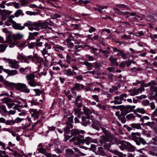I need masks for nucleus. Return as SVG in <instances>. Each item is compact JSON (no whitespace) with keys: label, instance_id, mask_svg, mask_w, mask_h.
I'll return each mask as SVG.
<instances>
[{"label":"nucleus","instance_id":"2f4dec72","mask_svg":"<svg viewBox=\"0 0 157 157\" xmlns=\"http://www.w3.org/2000/svg\"><path fill=\"white\" fill-rule=\"evenodd\" d=\"M12 12L10 11L6 10H2L0 9V15H10L11 14Z\"/></svg>","mask_w":157,"mask_h":157},{"label":"nucleus","instance_id":"9d476101","mask_svg":"<svg viewBox=\"0 0 157 157\" xmlns=\"http://www.w3.org/2000/svg\"><path fill=\"white\" fill-rule=\"evenodd\" d=\"M141 125H142V124H140L139 123H132L130 124L129 125L131 127H127V129L128 131H129L133 129H140L141 128Z\"/></svg>","mask_w":157,"mask_h":157},{"label":"nucleus","instance_id":"13d9d810","mask_svg":"<svg viewBox=\"0 0 157 157\" xmlns=\"http://www.w3.org/2000/svg\"><path fill=\"white\" fill-rule=\"evenodd\" d=\"M0 108L4 112H7L6 108V106L5 105H0Z\"/></svg>","mask_w":157,"mask_h":157},{"label":"nucleus","instance_id":"4be33fe9","mask_svg":"<svg viewBox=\"0 0 157 157\" xmlns=\"http://www.w3.org/2000/svg\"><path fill=\"white\" fill-rule=\"evenodd\" d=\"M39 34V33L38 32H35L33 33L29 32V36L28 38L29 40H32L35 39L34 37L37 36Z\"/></svg>","mask_w":157,"mask_h":157},{"label":"nucleus","instance_id":"f257e3e1","mask_svg":"<svg viewBox=\"0 0 157 157\" xmlns=\"http://www.w3.org/2000/svg\"><path fill=\"white\" fill-rule=\"evenodd\" d=\"M63 131L65 133L64 136L65 141L73 137L69 140V141L70 142L76 141V139L78 138L77 136L79 134L85 133V132L84 130H79L77 128L72 129V128H71V127H66L64 128Z\"/></svg>","mask_w":157,"mask_h":157},{"label":"nucleus","instance_id":"7c9ffc66","mask_svg":"<svg viewBox=\"0 0 157 157\" xmlns=\"http://www.w3.org/2000/svg\"><path fill=\"white\" fill-rule=\"evenodd\" d=\"M13 27L15 29L22 30L25 29L24 26H22L20 25L19 24L16 23L14 25H12Z\"/></svg>","mask_w":157,"mask_h":157},{"label":"nucleus","instance_id":"4c0bfd02","mask_svg":"<svg viewBox=\"0 0 157 157\" xmlns=\"http://www.w3.org/2000/svg\"><path fill=\"white\" fill-rule=\"evenodd\" d=\"M145 18L147 20L152 22H154L155 21L154 16L151 15L146 16Z\"/></svg>","mask_w":157,"mask_h":157},{"label":"nucleus","instance_id":"79ce46f5","mask_svg":"<svg viewBox=\"0 0 157 157\" xmlns=\"http://www.w3.org/2000/svg\"><path fill=\"white\" fill-rule=\"evenodd\" d=\"M135 116L132 113L128 114L126 116V118L129 120H134Z\"/></svg>","mask_w":157,"mask_h":157},{"label":"nucleus","instance_id":"7ed1b4c3","mask_svg":"<svg viewBox=\"0 0 157 157\" xmlns=\"http://www.w3.org/2000/svg\"><path fill=\"white\" fill-rule=\"evenodd\" d=\"M4 83L6 85L14 87L16 90H20L21 92L26 93H29L30 92V90L28 88L27 86L24 83H10L6 81H4Z\"/></svg>","mask_w":157,"mask_h":157},{"label":"nucleus","instance_id":"e433bc0d","mask_svg":"<svg viewBox=\"0 0 157 157\" xmlns=\"http://www.w3.org/2000/svg\"><path fill=\"white\" fill-rule=\"evenodd\" d=\"M113 51L114 52H118V53L116 54V56H121L124 52L123 50H120L116 48H113Z\"/></svg>","mask_w":157,"mask_h":157},{"label":"nucleus","instance_id":"f8f14e48","mask_svg":"<svg viewBox=\"0 0 157 157\" xmlns=\"http://www.w3.org/2000/svg\"><path fill=\"white\" fill-rule=\"evenodd\" d=\"M34 25L37 27H40L43 29H46L48 28L50 30H52V29L50 27L48 26H47L46 25L45 21H44L42 22L40 21L38 23L36 22V23H35V25Z\"/></svg>","mask_w":157,"mask_h":157},{"label":"nucleus","instance_id":"864d4df0","mask_svg":"<svg viewBox=\"0 0 157 157\" xmlns=\"http://www.w3.org/2000/svg\"><path fill=\"white\" fill-rule=\"evenodd\" d=\"M136 110L137 112L141 113L142 114H144L145 113V111L144 108H138Z\"/></svg>","mask_w":157,"mask_h":157},{"label":"nucleus","instance_id":"de8ad7c7","mask_svg":"<svg viewBox=\"0 0 157 157\" xmlns=\"http://www.w3.org/2000/svg\"><path fill=\"white\" fill-rule=\"evenodd\" d=\"M128 106H130V105H128L126 106H124L122 105V107L124 109L126 112H127V113H128L132 111L131 108L129 107Z\"/></svg>","mask_w":157,"mask_h":157},{"label":"nucleus","instance_id":"bb28decb","mask_svg":"<svg viewBox=\"0 0 157 157\" xmlns=\"http://www.w3.org/2000/svg\"><path fill=\"white\" fill-rule=\"evenodd\" d=\"M23 35L20 33L13 34V40L16 41L17 40H21L23 37Z\"/></svg>","mask_w":157,"mask_h":157},{"label":"nucleus","instance_id":"a19ab883","mask_svg":"<svg viewBox=\"0 0 157 157\" xmlns=\"http://www.w3.org/2000/svg\"><path fill=\"white\" fill-rule=\"evenodd\" d=\"M100 127H101V128L102 130V131L106 135V136H104L103 138V139L104 138H105V137H106V136H109V137L110 138H111V139L112 140H114L115 139H112V138L110 137V136H108L107 135V134H108V132L105 129V128H103L102 127H101V125H100ZM113 141H114V140H113ZM114 142V141H113V142ZM103 142L104 143V142L103 141Z\"/></svg>","mask_w":157,"mask_h":157},{"label":"nucleus","instance_id":"1a4fd4ad","mask_svg":"<svg viewBox=\"0 0 157 157\" xmlns=\"http://www.w3.org/2000/svg\"><path fill=\"white\" fill-rule=\"evenodd\" d=\"M144 90V88H143V87L142 86L140 87L138 89H137L136 90H129L128 91V92L129 93V94L130 95L132 96H134L138 94L139 93H141Z\"/></svg>","mask_w":157,"mask_h":157},{"label":"nucleus","instance_id":"774afa93","mask_svg":"<svg viewBox=\"0 0 157 157\" xmlns=\"http://www.w3.org/2000/svg\"><path fill=\"white\" fill-rule=\"evenodd\" d=\"M38 151L41 153L44 154L46 152V150L45 149L41 147L39 149Z\"/></svg>","mask_w":157,"mask_h":157},{"label":"nucleus","instance_id":"c03bdc74","mask_svg":"<svg viewBox=\"0 0 157 157\" xmlns=\"http://www.w3.org/2000/svg\"><path fill=\"white\" fill-rule=\"evenodd\" d=\"M28 22H25L24 24V26H30L33 25L34 26H36L34 25H35V23H36V22L32 23V22L28 21Z\"/></svg>","mask_w":157,"mask_h":157},{"label":"nucleus","instance_id":"f3484780","mask_svg":"<svg viewBox=\"0 0 157 157\" xmlns=\"http://www.w3.org/2000/svg\"><path fill=\"white\" fill-rule=\"evenodd\" d=\"M119 14L124 16L127 15L125 17L126 18H128L130 16H135L136 15V13L135 12H132L130 13L129 11H126L125 12H123L122 11H120L119 12Z\"/></svg>","mask_w":157,"mask_h":157},{"label":"nucleus","instance_id":"c756f323","mask_svg":"<svg viewBox=\"0 0 157 157\" xmlns=\"http://www.w3.org/2000/svg\"><path fill=\"white\" fill-rule=\"evenodd\" d=\"M150 90L152 92H155L154 95L153 96V97L155 98H157V87L155 86H151L150 88Z\"/></svg>","mask_w":157,"mask_h":157},{"label":"nucleus","instance_id":"a878e982","mask_svg":"<svg viewBox=\"0 0 157 157\" xmlns=\"http://www.w3.org/2000/svg\"><path fill=\"white\" fill-rule=\"evenodd\" d=\"M126 149H128L129 151L131 152L134 151L135 150V147L132 144L128 142H126Z\"/></svg>","mask_w":157,"mask_h":157},{"label":"nucleus","instance_id":"39448f33","mask_svg":"<svg viewBox=\"0 0 157 157\" xmlns=\"http://www.w3.org/2000/svg\"><path fill=\"white\" fill-rule=\"evenodd\" d=\"M35 75L33 74H29L26 76V78L28 81V84L31 86L35 87L36 86H40L39 82H36L34 80Z\"/></svg>","mask_w":157,"mask_h":157},{"label":"nucleus","instance_id":"3c124183","mask_svg":"<svg viewBox=\"0 0 157 157\" xmlns=\"http://www.w3.org/2000/svg\"><path fill=\"white\" fill-rule=\"evenodd\" d=\"M120 110L121 111V114H120V115L121 116L124 117L128 113L127 112H126L124 108L123 109H122L121 108Z\"/></svg>","mask_w":157,"mask_h":157},{"label":"nucleus","instance_id":"473e14b6","mask_svg":"<svg viewBox=\"0 0 157 157\" xmlns=\"http://www.w3.org/2000/svg\"><path fill=\"white\" fill-rule=\"evenodd\" d=\"M144 124L150 126L151 128L155 129L156 128V124L154 122H148Z\"/></svg>","mask_w":157,"mask_h":157},{"label":"nucleus","instance_id":"a18cd8bd","mask_svg":"<svg viewBox=\"0 0 157 157\" xmlns=\"http://www.w3.org/2000/svg\"><path fill=\"white\" fill-rule=\"evenodd\" d=\"M63 73L64 74L68 76L72 75L73 74L71 71L70 69L65 70L63 71Z\"/></svg>","mask_w":157,"mask_h":157},{"label":"nucleus","instance_id":"4d7b16f0","mask_svg":"<svg viewBox=\"0 0 157 157\" xmlns=\"http://www.w3.org/2000/svg\"><path fill=\"white\" fill-rule=\"evenodd\" d=\"M10 94H9L8 93H2V94H1L0 95V97L2 96H3L4 95H5L6 96H9V97H13L12 96V93L10 92Z\"/></svg>","mask_w":157,"mask_h":157},{"label":"nucleus","instance_id":"680f3d73","mask_svg":"<svg viewBox=\"0 0 157 157\" xmlns=\"http://www.w3.org/2000/svg\"><path fill=\"white\" fill-rule=\"evenodd\" d=\"M31 104V106L33 105H37L39 104V103L38 102H36V100H35L34 99H32V100L31 101H29Z\"/></svg>","mask_w":157,"mask_h":157},{"label":"nucleus","instance_id":"c85d7f7f","mask_svg":"<svg viewBox=\"0 0 157 157\" xmlns=\"http://www.w3.org/2000/svg\"><path fill=\"white\" fill-rule=\"evenodd\" d=\"M103 149L104 148L103 147H98L97 151L99 155L102 156H105L106 155V153L104 151Z\"/></svg>","mask_w":157,"mask_h":157},{"label":"nucleus","instance_id":"6ab92c4d","mask_svg":"<svg viewBox=\"0 0 157 157\" xmlns=\"http://www.w3.org/2000/svg\"><path fill=\"white\" fill-rule=\"evenodd\" d=\"M120 111H117L115 113V115L117 117L118 119L121 121V123H124L126 121L125 118L124 117L120 116Z\"/></svg>","mask_w":157,"mask_h":157},{"label":"nucleus","instance_id":"0e129e2a","mask_svg":"<svg viewBox=\"0 0 157 157\" xmlns=\"http://www.w3.org/2000/svg\"><path fill=\"white\" fill-rule=\"evenodd\" d=\"M91 120L92 121L93 124H95L97 125H98V126L101 125H100V123L99 122V121H97L93 119L92 118Z\"/></svg>","mask_w":157,"mask_h":157},{"label":"nucleus","instance_id":"ddd939ff","mask_svg":"<svg viewBox=\"0 0 157 157\" xmlns=\"http://www.w3.org/2000/svg\"><path fill=\"white\" fill-rule=\"evenodd\" d=\"M83 111L84 114L88 119H91L93 116L91 115L92 114V112L88 108L84 106L83 107Z\"/></svg>","mask_w":157,"mask_h":157},{"label":"nucleus","instance_id":"f03ea898","mask_svg":"<svg viewBox=\"0 0 157 157\" xmlns=\"http://www.w3.org/2000/svg\"><path fill=\"white\" fill-rule=\"evenodd\" d=\"M113 140L111 139L109 136H106L103 139V141L104 143V147L105 149L109 151L112 153L117 155L119 157H123V153L122 152H120L116 149H110V147L112 144H119L120 143V141L117 139L115 138L113 142Z\"/></svg>","mask_w":157,"mask_h":157},{"label":"nucleus","instance_id":"603ef678","mask_svg":"<svg viewBox=\"0 0 157 157\" xmlns=\"http://www.w3.org/2000/svg\"><path fill=\"white\" fill-rule=\"evenodd\" d=\"M141 102L142 104L144 106H147L149 105V101L147 100H143L142 101H140Z\"/></svg>","mask_w":157,"mask_h":157},{"label":"nucleus","instance_id":"9b49d317","mask_svg":"<svg viewBox=\"0 0 157 157\" xmlns=\"http://www.w3.org/2000/svg\"><path fill=\"white\" fill-rule=\"evenodd\" d=\"M65 154L67 157H78L79 155L77 154H75L73 150L67 149L65 150Z\"/></svg>","mask_w":157,"mask_h":157},{"label":"nucleus","instance_id":"69168bd1","mask_svg":"<svg viewBox=\"0 0 157 157\" xmlns=\"http://www.w3.org/2000/svg\"><path fill=\"white\" fill-rule=\"evenodd\" d=\"M98 126V125H97L93 123L91 124V126L93 128L97 130V131H99L100 128Z\"/></svg>","mask_w":157,"mask_h":157},{"label":"nucleus","instance_id":"bf43d9fd","mask_svg":"<svg viewBox=\"0 0 157 157\" xmlns=\"http://www.w3.org/2000/svg\"><path fill=\"white\" fill-rule=\"evenodd\" d=\"M82 101V100L81 99V96L80 95H78L76 98L75 100V101L73 103H75L76 102H78L79 101Z\"/></svg>","mask_w":157,"mask_h":157},{"label":"nucleus","instance_id":"dca6fc26","mask_svg":"<svg viewBox=\"0 0 157 157\" xmlns=\"http://www.w3.org/2000/svg\"><path fill=\"white\" fill-rule=\"evenodd\" d=\"M28 46L29 49L33 48L35 47H41L42 46V43H36L35 42H32L31 43H28Z\"/></svg>","mask_w":157,"mask_h":157},{"label":"nucleus","instance_id":"09e8293b","mask_svg":"<svg viewBox=\"0 0 157 157\" xmlns=\"http://www.w3.org/2000/svg\"><path fill=\"white\" fill-rule=\"evenodd\" d=\"M25 13L29 15H36L38 14L39 13L38 12H32L30 11H26L25 12Z\"/></svg>","mask_w":157,"mask_h":157},{"label":"nucleus","instance_id":"393cba45","mask_svg":"<svg viewBox=\"0 0 157 157\" xmlns=\"http://www.w3.org/2000/svg\"><path fill=\"white\" fill-rule=\"evenodd\" d=\"M5 72L10 75H15L17 74V72L16 70H12L10 71L9 69H2Z\"/></svg>","mask_w":157,"mask_h":157},{"label":"nucleus","instance_id":"cd10ccee","mask_svg":"<svg viewBox=\"0 0 157 157\" xmlns=\"http://www.w3.org/2000/svg\"><path fill=\"white\" fill-rule=\"evenodd\" d=\"M137 142L140 143V144H137V143H136V144L138 146L140 145L141 144V143L143 145H145L147 143L146 141L144 139L140 137H138V138H137Z\"/></svg>","mask_w":157,"mask_h":157},{"label":"nucleus","instance_id":"0eeeda50","mask_svg":"<svg viewBox=\"0 0 157 157\" xmlns=\"http://www.w3.org/2000/svg\"><path fill=\"white\" fill-rule=\"evenodd\" d=\"M84 64L86 66L90 67V69H92L91 67H94V66H95L96 69H100V67H102L103 65H104V62L103 61L96 62L93 64L87 61H85Z\"/></svg>","mask_w":157,"mask_h":157},{"label":"nucleus","instance_id":"c9c22d12","mask_svg":"<svg viewBox=\"0 0 157 157\" xmlns=\"http://www.w3.org/2000/svg\"><path fill=\"white\" fill-rule=\"evenodd\" d=\"M119 141H120V143L119 144H120V145L119 146V147L120 149L123 151L125 149H126V145L125 144L126 141H124V142L121 143L120 141L119 140Z\"/></svg>","mask_w":157,"mask_h":157},{"label":"nucleus","instance_id":"4468645a","mask_svg":"<svg viewBox=\"0 0 157 157\" xmlns=\"http://www.w3.org/2000/svg\"><path fill=\"white\" fill-rule=\"evenodd\" d=\"M91 119H88V117L84 116H82V122L81 124L84 126H86L89 124L90 121L89 120Z\"/></svg>","mask_w":157,"mask_h":157},{"label":"nucleus","instance_id":"e2e57ef3","mask_svg":"<svg viewBox=\"0 0 157 157\" xmlns=\"http://www.w3.org/2000/svg\"><path fill=\"white\" fill-rule=\"evenodd\" d=\"M74 150L76 152H77L78 153H79V154H80L81 155V156H85V154H84L81 152L80 151V150L78 149V148H74Z\"/></svg>","mask_w":157,"mask_h":157},{"label":"nucleus","instance_id":"338daca9","mask_svg":"<svg viewBox=\"0 0 157 157\" xmlns=\"http://www.w3.org/2000/svg\"><path fill=\"white\" fill-rule=\"evenodd\" d=\"M18 107L23 108V105L22 104L21 105H16V106H14L13 108V109H16L17 110H19Z\"/></svg>","mask_w":157,"mask_h":157},{"label":"nucleus","instance_id":"58836bf2","mask_svg":"<svg viewBox=\"0 0 157 157\" xmlns=\"http://www.w3.org/2000/svg\"><path fill=\"white\" fill-rule=\"evenodd\" d=\"M85 74L86 73H90L93 75L97 74L98 75H101V73L100 71H90L86 72L85 73Z\"/></svg>","mask_w":157,"mask_h":157},{"label":"nucleus","instance_id":"20e7f679","mask_svg":"<svg viewBox=\"0 0 157 157\" xmlns=\"http://www.w3.org/2000/svg\"><path fill=\"white\" fill-rule=\"evenodd\" d=\"M80 134H79L78 135V138L76 139L77 142H75L76 144L77 145H79L81 144H84L85 143L87 145H89V144L91 143L92 140L91 138L89 137H86L85 139H83L84 136L81 135Z\"/></svg>","mask_w":157,"mask_h":157},{"label":"nucleus","instance_id":"5701e85b","mask_svg":"<svg viewBox=\"0 0 157 157\" xmlns=\"http://www.w3.org/2000/svg\"><path fill=\"white\" fill-rule=\"evenodd\" d=\"M109 60L111 61V63L114 65L118 66L119 64L117 63V59L116 58H114L113 56H110L109 59Z\"/></svg>","mask_w":157,"mask_h":157},{"label":"nucleus","instance_id":"aec40b11","mask_svg":"<svg viewBox=\"0 0 157 157\" xmlns=\"http://www.w3.org/2000/svg\"><path fill=\"white\" fill-rule=\"evenodd\" d=\"M131 64V62L129 61H122L119 65V67L121 68H123L126 65L127 67H128Z\"/></svg>","mask_w":157,"mask_h":157},{"label":"nucleus","instance_id":"6e6d98bb","mask_svg":"<svg viewBox=\"0 0 157 157\" xmlns=\"http://www.w3.org/2000/svg\"><path fill=\"white\" fill-rule=\"evenodd\" d=\"M86 59L89 61H93L94 60V58L89 55H86Z\"/></svg>","mask_w":157,"mask_h":157},{"label":"nucleus","instance_id":"49530a36","mask_svg":"<svg viewBox=\"0 0 157 157\" xmlns=\"http://www.w3.org/2000/svg\"><path fill=\"white\" fill-rule=\"evenodd\" d=\"M116 6L117 7L124 8L128 10L129 9V6L124 4H117Z\"/></svg>","mask_w":157,"mask_h":157},{"label":"nucleus","instance_id":"a211bd4d","mask_svg":"<svg viewBox=\"0 0 157 157\" xmlns=\"http://www.w3.org/2000/svg\"><path fill=\"white\" fill-rule=\"evenodd\" d=\"M131 137L132 139L135 141L136 143H137V144H140V143L137 142V139L138 137H137L138 136H140L141 134L140 132H132L131 133Z\"/></svg>","mask_w":157,"mask_h":157},{"label":"nucleus","instance_id":"412c9836","mask_svg":"<svg viewBox=\"0 0 157 157\" xmlns=\"http://www.w3.org/2000/svg\"><path fill=\"white\" fill-rule=\"evenodd\" d=\"M1 101H2V103H5L7 105V104H8L11 102H13V100L8 97L4 98H3L1 100Z\"/></svg>","mask_w":157,"mask_h":157},{"label":"nucleus","instance_id":"37998d69","mask_svg":"<svg viewBox=\"0 0 157 157\" xmlns=\"http://www.w3.org/2000/svg\"><path fill=\"white\" fill-rule=\"evenodd\" d=\"M149 144H152L154 145H157V137L155 136L152 138L151 140L149 143Z\"/></svg>","mask_w":157,"mask_h":157},{"label":"nucleus","instance_id":"72a5a7b5","mask_svg":"<svg viewBox=\"0 0 157 157\" xmlns=\"http://www.w3.org/2000/svg\"><path fill=\"white\" fill-rule=\"evenodd\" d=\"M20 15H24V14L23 12V11L21 10H17L14 13L15 16L18 17Z\"/></svg>","mask_w":157,"mask_h":157},{"label":"nucleus","instance_id":"5fc2aeb1","mask_svg":"<svg viewBox=\"0 0 157 157\" xmlns=\"http://www.w3.org/2000/svg\"><path fill=\"white\" fill-rule=\"evenodd\" d=\"M120 98V101L124 100V101H126L125 99H124V98H126L127 95V94H123L119 95Z\"/></svg>","mask_w":157,"mask_h":157},{"label":"nucleus","instance_id":"f704fd0d","mask_svg":"<svg viewBox=\"0 0 157 157\" xmlns=\"http://www.w3.org/2000/svg\"><path fill=\"white\" fill-rule=\"evenodd\" d=\"M75 90H81V89L84 88V86L82 84H80L79 83H76L74 87Z\"/></svg>","mask_w":157,"mask_h":157},{"label":"nucleus","instance_id":"2eb2a0df","mask_svg":"<svg viewBox=\"0 0 157 157\" xmlns=\"http://www.w3.org/2000/svg\"><path fill=\"white\" fill-rule=\"evenodd\" d=\"M73 119V116H71L67 118L68 121L66 122V127H71V128H73V126L72 124V123H74Z\"/></svg>","mask_w":157,"mask_h":157},{"label":"nucleus","instance_id":"6e6552de","mask_svg":"<svg viewBox=\"0 0 157 157\" xmlns=\"http://www.w3.org/2000/svg\"><path fill=\"white\" fill-rule=\"evenodd\" d=\"M32 57L31 56L29 55L28 56L27 58L26 56L24 55L23 53L21 54L18 53L17 59L21 61V62H23V61H24V62L29 63V61L28 60H31Z\"/></svg>","mask_w":157,"mask_h":157},{"label":"nucleus","instance_id":"b1692460","mask_svg":"<svg viewBox=\"0 0 157 157\" xmlns=\"http://www.w3.org/2000/svg\"><path fill=\"white\" fill-rule=\"evenodd\" d=\"M6 41L3 42V43H7L9 44H12L13 41L12 39H13V35H11L10 34H8L6 37Z\"/></svg>","mask_w":157,"mask_h":157},{"label":"nucleus","instance_id":"423d86ee","mask_svg":"<svg viewBox=\"0 0 157 157\" xmlns=\"http://www.w3.org/2000/svg\"><path fill=\"white\" fill-rule=\"evenodd\" d=\"M7 61L9 64L11 68L14 69H28V67L25 68L23 67L19 68V62L16 60L12 59H7Z\"/></svg>","mask_w":157,"mask_h":157},{"label":"nucleus","instance_id":"052dcab7","mask_svg":"<svg viewBox=\"0 0 157 157\" xmlns=\"http://www.w3.org/2000/svg\"><path fill=\"white\" fill-rule=\"evenodd\" d=\"M33 90L36 93L35 94L36 96L40 95V93L41 92V91H40L39 89H33Z\"/></svg>","mask_w":157,"mask_h":157},{"label":"nucleus","instance_id":"8fccbe9b","mask_svg":"<svg viewBox=\"0 0 157 157\" xmlns=\"http://www.w3.org/2000/svg\"><path fill=\"white\" fill-rule=\"evenodd\" d=\"M88 148L90 149L91 150L95 152H96V151L97 150L96 147L94 144H91L90 147Z\"/></svg>","mask_w":157,"mask_h":157},{"label":"nucleus","instance_id":"ea45409f","mask_svg":"<svg viewBox=\"0 0 157 157\" xmlns=\"http://www.w3.org/2000/svg\"><path fill=\"white\" fill-rule=\"evenodd\" d=\"M8 45L5 44H0V52H4Z\"/></svg>","mask_w":157,"mask_h":157}]
</instances>
